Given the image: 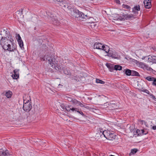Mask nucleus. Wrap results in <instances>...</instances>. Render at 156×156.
I'll use <instances>...</instances> for the list:
<instances>
[{
	"instance_id": "52",
	"label": "nucleus",
	"mask_w": 156,
	"mask_h": 156,
	"mask_svg": "<svg viewBox=\"0 0 156 156\" xmlns=\"http://www.w3.org/2000/svg\"><path fill=\"white\" fill-rule=\"evenodd\" d=\"M116 3L117 4H120V1L119 0H114Z\"/></svg>"
},
{
	"instance_id": "28",
	"label": "nucleus",
	"mask_w": 156,
	"mask_h": 156,
	"mask_svg": "<svg viewBox=\"0 0 156 156\" xmlns=\"http://www.w3.org/2000/svg\"><path fill=\"white\" fill-rule=\"evenodd\" d=\"M72 102L75 104V105L78 106L79 105V104H80V102L78 101L76 99H73V101Z\"/></svg>"
},
{
	"instance_id": "30",
	"label": "nucleus",
	"mask_w": 156,
	"mask_h": 156,
	"mask_svg": "<svg viewBox=\"0 0 156 156\" xmlns=\"http://www.w3.org/2000/svg\"><path fill=\"white\" fill-rule=\"evenodd\" d=\"M96 82L97 83H100L101 84H104L105 83V82L101 80L98 79H96Z\"/></svg>"
},
{
	"instance_id": "33",
	"label": "nucleus",
	"mask_w": 156,
	"mask_h": 156,
	"mask_svg": "<svg viewBox=\"0 0 156 156\" xmlns=\"http://www.w3.org/2000/svg\"><path fill=\"white\" fill-rule=\"evenodd\" d=\"M47 16L48 17H50L51 18H52V17H53L54 15L51 12H47Z\"/></svg>"
},
{
	"instance_id": "26",
	"label": "nucleus",
	"mask_w": 156,
	"mask_h": 156,
	"mask_svg": "<svg viewBox=\"0 0 156 156\" xmlns=\"http://www.w3.org/2000/svg\"><path fill=\"white\" fill-rule=\"evenodd\" d=\"M17 41L18 42V44H19V46L20 48H22L23 47V41H22V39L18 40Z\"/></svg>"
},
{
	"instance_id": "14",
	"label": "nucleus",
	"mask_w": 156,
	"mask_h": 156,
	"mask_svg": "<svg viewBox=\"0 0 156 156\" xmlns=\"http://www.w3.org/2000/svg\"><path fill=\"white\" fill-rule=\"evenodd\" d=\"M106 66L108 68L110 72H113L114 70V65L111 64L106 63L105 64Z\"/></svg>"
},
{
	"instance_id": "47",
	"label": "nucleus",
	"mask_w": 156,
	"mask_h": 156,
	"mask_svg": "<svg viewBox=\"0 0 156 156\" xmlns=\"http://www.w3.org/2000/svg\"><path fill=\"white\" fill-rule=\"evenodd\" d=\"M16 38L17 40L22 39L21 37L19 34H18L16 36Z\"/></svg>"
},
{
	"instance_id": "22",
	"label": "nucleus",
	"mask_w": 156,
	"mask_h": 156,
	"mask_svg": "<svg viewBox=\"0 0 156 156\" xmlns=\"http://www.w3.org/2000/svg\"><path fill=\"white\" fill-rule=\"evenodd\" d=\"M83 14H81L82 15V16L80 17V18H81V20H87L89 19L90 18V17H89L87 15H85L82 12Z\"/></svg>"
},
{
	"instance_id": "54",
	"label": "nucleus",
	"mask_w": 156,
	"mask_h": 156,
	"mask_svg": "<svg viewBox=\"0 0 156 156\" xmlns=\"http://www.w3.org/2000/svg\"><path fill=\"white\" fill-rule=\"evenodd\" d=\"M84 107L87 108V109H91V108L88 106H86Z\"/></svg>"
},
{
	"instance_id": "49",
	"label": "nucleus",
	"mask_w": 156,
	"mask_h": 156,
	"mask_svg": "<svg viewBox=\"0 0 156 156\" xmlns=\"http://www.w3.org/2000/svg\"><path fill=\"white\" fill-rule=\"evenodd\" d=\"M76 112L79 113L80 114H81V115H82L83 116H85V115H84V114H83V112H81V111H80L79 110H77L76 111Z\"/></svg>"
},
{
	"instance_id": "44",
	"label": "nucleus",
	"mask_w": 156,
	"mask_h": 156,
	"mask_svg": "<svg viewBox=\"0 0 156 156\" xmlns=\"http://www.w3.org/2000/svg\"><path fill=\"white\" fill-rule=\"evenodd\" d=\"M60 106L63 110H64L66 109V106L64 104H62Z\"/></svg>"
},
{
	"instance_id": "57",
	"label": "nucleus",
	"mask_w": 156,
	"mask_h": 156,
	"mask_svg": "<svg viewBox=\"0 0 156 156\" xmlns=\"http://www.w3.org/2000/svg\"><path fill=\"white\" fill-rule=\"evenodd\" d=\"M152 129L153 130L156 129V126H152Z\"/></svg>"
},
{
	"instance_id": "11",
	"label": "nucleus",
	"mask_w": 156,
	"mask_h": 156,
	"mask_svg": "<svg viewBox=\"0 0 156 156\" xmlns=\"http://www.w3.org/2000/svg\"><path fill=\"white\" fill-rule=\"evenodd\" d=\"M122 17H123L125 18V20H130L132 18H134V16L133 14H124L122 16Z\"/></svg>"
},
{
	"instance_id": "45",
	"label": "nucleus",
	"mask_w": 156,
	"mask_h": 156,
	"mask_svg": "<svg viewBox=\"0 0 156 156\" xmlns=\"http://www.w3.org/2000/svg\"><path fill=\"white\" fill-rule=\"evenodd\" d=\"M101 50H104L105 48H107V47L105 46V45H102L101 46Z\"/></svg>"
},
{
	"instance_id": "43",
	"label": "nucleus",
	"mask_w": 156,
	"mask_h": 156,
	"mask_svg": "<svg viewBox=\"0 0 156 156\" xmlns=\"http://www.w3.org/2000/svg\"><path fill=\"white\" fill-rule=\"evenodd\" d=\"M118 19L120 21H124L125 20V18L123 17H122L121 16H120L119 18Z\"/></svg>"
},
{
	"instance_id": "64",
	"label": "nucleus",
	"mask_w": 156,
	"mask_h": 156,
	"mask_svg": "<svg viewBox=\"0 0 156 156\" xmlns=\"http://www.w3.org/2000/svg\"><path fill=\"white\" fill-rule=\"evenodd\" d=\"M45 47H46V48H47V47L45 45Z\"/></svg>"
},
{
	"instance_id": "20",
	"label": "nucleus",
	"mask_w": 156,
	"mask_h": 156,
	"mask_svg": "<svg viewBox=\"0 0 156 156\" xmlns=\"http://www.w3.org/2000/svg\"><path fill=\"white\" fill-rule=\"evenodd\" d=\"M109 136L108 138H108V140H112L113 139H115L116 137V135L113 133H110Z\"/></svg>"
},
{
	"instance_id": "16",
	"label": "nucleus",
	"mask_w": 156,
	"mask_h": 156,
	"mask_svg": "<svg viewBox=\"0 0 156 156\" xmlns=\"http://www.w3.org/2000/svg\"><path fill=\"white\" fill-rule=\"evenodd\" d=\"M144 7L146 9H149L151 7V2H148L147 1L146 2H145V1H144Z\"/></svg>"
},
{
	"instance_id": "19",
	"label": "nucleus",
	"mask_w": 156,
	"mask_h": 156,
	"mask_svg": "<svg viewBox=\"0 0 156 156\" xmlns=\"http://www.w3.org/2000/svg\"><path fill=\"white\" fill-rule=\"evenodd\" d=\"M12 93V91L9 90L6 91L5 94L7 98H11Z\"/></svg>"
},
{
	"instance_id": "51",
	"label": "nucleus",
	"mask_w": 156,
	"mask_h": 156,
	"mask_svg": "<svg viewBox=\"0 0 156 156\" xmlns=\"http://www.w3.org/2000/svg\"><path fill=\"white\" fill-rule=\"evenodd\" d=\"M8 29L7 28H6L5 29V31L4 32V33H5L6 35H7L9 34V33L10 32L9 31H7Z\"/></svg>"
},
{
	"instance_id": "12",
	"label": "nucleus",
	"mask_w": 156,
	"mask_h": 156,
	"mask_svg": "<svg viewBox=\"0 0 156 156\" xmlns=\"http://www.w3.org/2000/svg\"><path fill=\"white\" fill-rule=\"evenodd\" d=\"M19 70L15 69L13 71L14 74L12 75V78L14 79H17L19 77V75L18 72Z\"/></svg>"
},
{
	"instance_id": "35",
	"label": "nucleus",
	"mask_w": 156,
	"mask_h": 156,
	"mask_svg": "<svg viewBox=\"0 0 156 156\" xmlns=\"http://www.w3.org/2000/svg\"><path fill=\"white\" fill-rule=\"evenodd\" d=\"M113 52L111 50H108V52L107 53H108V56L110 57H111L112 56V55Z\"/></svg>"
},
{
	"instance_id": "38",
	"label": "nucleus",
	"mask_w": 156,
	"mask_h": 156,
	"mask_svg": "<svg viewBox=\"0 0 156 156\" xmlns=\"http://www.w3.org/2000/svg\"><path fill=\"white\" fill-rule=\"evenodd\" d=\"M5 31V29H3V28H1V29L0 32V34L1 35H2L4 33V32Z\"/></svg>"
},
{
	"instance_id": "34",
	"label": "nucleus",
	"mask_w": 156,
	"mask_h": 156,
	"mask_svg": "<svg viewBox=\"0 0 156 156\" xmlns=\"http://www.w3.org/2000/svg\"><path fill=\"white\" fill-rule=\"evenodd\" d=\"M7 35V37H8L7 38L8 39L11 40V41H13V40L12 39V36L10 32Z\"/></svg>"
},
{
	"instance_id": "31",
	"label": "nucleus",
	"mask_w": 156,
	"mask_h": 156,
	"mask_svg": "<svg viewBox=\"0 0 156 156\" xmlns=\"http://www.w3.org/2000/svg\"><path fill=\"white\" fill-rule=\"evenodd\" d=\"M67 8L68 9L69 13L70 14L72 11H73V10H72L74 9L75 8H72L71 6L69 5L67 6Z\"/></svg>"
},
{
	"instance_id": "8",
	"label": "nucleus",
	"mask_w": 156,
	"mask_h": 156,
	"mask_svg": "<svg viewBox=\"0 0 156 156\" xmlns=\"http://www.w3.org/2000/svg\"><path fill=\"white\" fill-rule=\"evenodd\" d=\"M102 129L99 128L98 129L97 131V133L95 134V137L96 139H100V138H103V135Z\"/></svg>"
},
{
	"instance_id": "41",
	"label": "nucleus",
	"mask_w": 156,
	"mask_h": 156,
	"mask_svg": "<svg viewBox=\"0 0 156 156\" xmlns=\"http://www.w3.org/2000/svg\"><path fill=\"white\" fill-rule=\"evenodd\" d=\"M153 59V56L149 57L148 58L147 61L148 62H152Z\"/></svg>"
},
{
	"instance_id": "58",
	"label": "nucleus",
	"mask_w": 156,
	"mask_h": 156,
	"mask_svg": "<svg viewBox=\"0 0 156 156\" xmlns=\"http://www.w3.org/2000/svg\"><path fill=\"white\" fill-rule=\"evenodd\" d=\"M144 1H145V2L147 1L151 2V0H144Z\"/></svg>"
},
{
	"instance_id": "29",
	"label": "nucleus",
	"mask_w": 156,
	"mask_h": 156,
	"mask_svg": "<svg viewBox=\"0 0 156 156\" xmlns=\"http://www.w3.org/2000/svg\"><path fill=\"white\" fill-rule=\"evenodd\" d=\"M138 151V149L136 148L133 149L131 150V153H130V154L131 153L132 154H134L137 152Z\"/></svg>"
},
{
	"instance_id": "2",
	"label": "nucleus",
	"mask_w": 156,
	"mask_h": 156,
	"mask_svg": "<svg viewBox=\"0 0 156 156\" xmlns=\"http://www.w3.org/2000/svg\"><path fill=\"white\" fill-rule=\"evenodd\" d=\"M124 73L128 76H140V75L137 72L133 70H131L129 69H126L124 70Z\"/></svg>"
},
{
	"instance_id": "13",
	"label": "nucleus",
	"mask_w": 156,
	"mask_h": 156,
	"mask_svg": "<svg viewBox=\"0 0 156 156\" xmlns=\"http://www.w3.org/2000/svg\"><path fill=\"white\" fill-rule=\"evenodd\" d=\"M136 133H137L138 136H140L143 135L144 134H146L147 132H145L144 129L139 130L137 129L136 130Z\"/></svg>"
},
{
	"instance_id": "55",
	"label": "nucleus",
	"mask_w": 156,
	"mask_h": 156,
	"mask_svg": "<svg viewBox=\"0 0 156 156\" xmlns=\"http://www.w3.org/2000/svg\"><path fill=\"white\" fill-rule=\"evenodd\" d=\"M65 0H55V1H56L58 2H63V1Z\"/></svg>"
},
{
	"instance_id": "42",
	"label": "nucleus",
	"mask_w": 156,
	"mask_h": 156,
	"mask_svg": "<svg viewBox=\"0 0 156 156\" xmlns=\"http://www.w3.org/2000/svg\"><path fill=\"white\" fill-rule=\"evenodd\" d=\"M71 106H69L68 107H66V110L67 111V112H69L71 110Z\"/></svg>"
},
{
	"instance_id": "56",
	"label": "nucleus",
	"mask_w": 156,
	"mask_h": 156,
	"mask_svg": "<svg viewBox=\"0 0 156 156\" xmlns=\"http://www.w3.org/2000/svg\"><path fill=\"white\" fill-rule=\"evenodd\" d=\"M80 104H79V105H80V106L82 107H85L84 105L82 104L80 102Z\"/></svg>"
},
{
	"instance_id": "39",
	"label": "nucleus",
	"mask_w": 156,
	"mask_h": 156,
	"mask_svg": "<svg viewBox=\"0 0 156 156\" xmlns=\"http://www.w3.org/2000/svg\"><path fill=\"white\" fill-rule=\"evenodd\" d=\"M153 58L152 63H156V56H153Z\"/></svg>"
},
{
	"instance_id": "25",
	"label": "nucleus",
	"mask_w": 156,
	"mask_h": 156,
	"mask_svg": "<svg viewBox=\"0 0 156 156\" xmlns=\"http://www.w3.org/2000/svg\"><path fill=\"white\" fill-rule=\"evenodd\" d=\"M65 74L70 76L71 75V73L70 71L68 70L67 69L64 68L63 72Z\"/></svg>"
},
{
	"instance_id": "40",
	"label": "nucleus",
	"mask_w": 156,
	"mask_h": 156,
	"mask_svg": "<svg viewBox=\"0 0 156 156\" xmlns=\"http://www.w3.org/2000/svg\"><path fill=\"white\" fill-rule=\"evenodd\" d=\"M152 84L153 85L156 86V78H154V79L153 80Z\"/></svg>"
},
{
	"instance_id": "21",
	"label": "nucleus",
	"mask_w": 156,
	"mask_h": 156,
	"mask_svg": "<svg viewBox=\"0 0 156 156\" xmlns=\"http://www.w3.org/2000/svg\"><path fill=\"white\" fill-rule=\"evenodd\" d=\"M122 67L119 65H114V70H121L122 69Z\"/></svg>"
},
{
	"instance_id": "3",
	"label": "nucleus",
	"mask_w": 156,
	"mask_h": 156,
	"mask_svg": "<svg viewBox=\"0 0 156 156\" xmlns=\"http://www.w3.org/2000/svg\"><path fill=\"white\" fill-rule=\"evenodd\" d=\"M23 110L26 112H29L32 108V106L29 100H27L26 102L23 101Z\"/></svg>"
},
{
	"instance_id": "62",
	"label": "nucleus",
	"mask_w": 156,
	"mask_h": 156,
	"mask_svg": "<svg viewBox=\"0 0 156 156\" xmlns=\"http://www.w3.org/2000/svg\"><path fill=\"white\" fill-rule=\"evenodd\" d=\"M110 156H114V155H110Z\"/></svg>"
},
{
	"instance_id": "10",
	"label": "nucleus",
	"mask_w": 156,
	"mask_h": 156,
	"mask_svg": "<svg viewBox=\"0 0 156 156\" xmlns=\"http://www.w3.org/2000/svg\"><path fill=\"white\" fill-rule=\"evenodd\" d=\"M102 132L103 138L105 137L107 140L108 138H109L108 136L110 135L109 134L110 133V131L106 130L104 131L102 129Z\"/></svg>"
},
{
	"instance_id": "4",
	"label": "nucleus",
	"mask_w": 156,
	"mask_h": 156,
	"mask_svg": "<svg viewBox=\"0 0 156 156\" xmlns=\"http://www.w3.org/2000/svg\"><path fill=\"white\" fill-rule=\"evenodd\" d=\"M0 156H12V153L10 150L1 148L0 149Z\"/></svg>"
},
{
	"instance_id": "59",
	"label": "nucleus",
	"mask_w": 156,
	"mask_h": 156,
	"mask_svg": "<svg viewBox=\"0 0 156 156\" xmlns=\"http://www.w3.org/2000/svg\"><path fill=\"white\" fill-rule=\"evenodd\" d=\"M152 49L154 51H156V48L155 47H152Z\"/></svg>"
},
{
	"instance_id": "24",
	"label": "nucleus",
	"mask_w": 156,
	"mask_h": 156,
	"mask_svg": "<svg viewBox=\"0 0 156 156\" xmlns=\"http://www.w3.org/2000/svg\"><path fill=\"white\" fill-rule=\"evenodd\" d=\"M122 6L123 9H123V10H125L126 9L129 11H130L131 8L130 6L126 4H123Z\"/></svg>"
},
{
	"instance_id": "50",
	"label": "nucleus",
	"mask_w": 156,
	"mask_h": 156,
	"mask_svg": "<svg viewBox=\"0 0 156 156\" xmlns=\"http://www.w3.org/2000/svg\"><path fill=\"white\" fill-rule=\"evenodd\" d=\"M149 95H150V96H152V98L154 100H155V99H156V98H155V96H154L151 93V94H149Z\"/></svg>"
},
{
	"instance_id": "48",
	"label": "nucleus",
	"mask_w": 156,
	"mask_h": 156,
	"mask_svg": "<svg viewBox=\"0 0 156 156\" xmlns=\"http://www.w3.org/2000/svg\"><path fill=\"white\" fill-rule=\"evenodd\" d=\"M71 110L73 111H76L77 110H78V109L77 108H74L73 107H72V108L71 107Z\"/></svg>"
},
{
	"instance_id": "53",
	"label": "nucleus",
	"mask_w": 156,
	"mask_h": 156,
	"mask_svg": "<svg viewBox=\"0 0 156 156\" xmlns=\"http://www.w3.org/2000/svg\"><path fill=\"white\" fill-rule=\"evenodd\" d=\"M23 8H22L21 9V10L19 11V12L20 13V15L23 14Z\"/></svg>"
},
{
	"instance_id": "7",
	"label": "nucleus",
	"mask_w": 156,
	"mask_h": 156,
	"mask_svg": "<svg viewBox=\"0 0 156 156\" xmlns=\"http://www.w3.org/2000/svg\"><path fill=\"white\" fill-rule=\"evenodd\" d=\"M105 104H106V105H107L108 104L109 107V108H111L112 109H117L119 107V106H117L116 103H113L112 101L107 102L105 103Z\"/></svg>"
},
{
	"instance_id": "32",
	"label": "nucleus",
	"mask_w": 156,
	"mask_h": 156,
	"mask_svg": "<svg viewBox=\"0 0 156 156\" xmlns=\"http://www.w3.org/2000/svg\"><path fill=\"white\" fill-rule=\"evenodd\" d=\"M65 98L66 99L71 102H72L73 101V99L72 98L69 97L68 96H66Z\"/></svg>"
},
{
	"instance_id": "15",
	"label": "nucleus",
	"mask_w": 156,
	"mask_h": 156,
	"mask_svg": "<svg viewBox=\"0 0 156 156\" xmlns=\"http://www.w3.org/2000/svg\"><path fill=\"white\" fill-rule=\"evenodd\" d=\"M51 20L53 22V23L55 25L59 23L57 17L54 16L51 18Z\"/></svg>"
},
{
	"instance_id": "9",
	"label": "nucleus",
	"mask_w": 156,
	"mask_h": 156,
	"mask_svg": "<svg viewBox=\"0 0 156 156\" xmlns=\"http://www.w3.org/2000/svg\"><path fill=\"white\" fill-rule=\"evenodd\" d=\"M140 10V7L139 5H136L133 8H132V12L135 15L138 14V11H139Z\"/></svg>"
},
{
	"instance_id": "46",
	"label": "nucleus",
	"mask_w": 156,
	"mask_h": 156,
	"mask_svg": "<svg viewBox=\"0 0 156 156\" xmlns=\"http://www.w3.org/2000/svg\"><path fill=\"white\" fill-rule=\"evenodd\" d=\"M106 46L107 47V48H105L104 51H105V52L107 53L108 52V50H109V48H108V46L107 45H106Z\"/></svg>"
},
{
	"instance_id": "5",
	"label": "nucleus",
	"mask_w": 156,
	"mask_h": 156,
	"mask_svg": "<svg viewBox=\"0 0 156 156\" xmlns=\"http://www.w3.org/2000/svg\"><path fill=\"white\" fill-rule=\"evenodd\" d=\"M73 11H72L70 14L74 17L76 18H80L82 16L81 14H83L82 12L80 11L79 10L76 8L73 9Z\"/></svg>"
},
{
	"instance_id": "6",
	"label": "nucleus",
	"mask_w": 156,
	"mask_h": 156,
	"mask_svg": "<svg viewBox=\"0 0 156 156\" xmlns=\"http://www.w3.org/2000/svg\"><path fill=\"white\" fill-rule=\"evenodd\" d=\"M48 62L49 63L53 68H55V67L58 65V62L54 58L51 57V58H50L49 60H48Z\"/></svg>"
},
{
	"instance_id": "36",
	"label": "nucleus",
	"mask_w": 156,
	"mask_h": 156,
	"mask_svg": "<svg viewBox=\"0 0 156 156\" xmlns=\"http://www.w3.org/2000/svg\"><path fill=\"white\" fill-rule=\"evenodd\" d=\"M112 55V56H111V57H112V58H118V55H117L116 53H115L114 52H113V53Z\"/></svg>"
},
{
	"instance_id": "27",
	"label": "nucleus",
	"mask_w": 156,
	"mask_h": 156,
	"mask_svg": "<svg viewBox=\"0 0 156 156\" xmlns=\"http://www.w3.org/2000/svg\"><path fill=\"white\" fill-rule=\"evenodd\" d=\"M155 77L151 76H148L145 78V79L149 81H153Z\"/></svg>"
},
{
	"instance_id": "18",
	"label": "nucleus",
	"mask_w": 156,
	"mask_h": 156,
	"mask_svg": "<svg viewBox=\"0 0 156 156\" xmlns=\"http://www.w3.org/2000/svg\"><path fill=\"white\" fill-rule=\"evenodd\" d=\"M103 44L102 43L96 42L94 45V48H96L98 49H101V46Z\"/></svg>"
},
{
	"instance_id": "61",
	"label": "nucleus",
	"mask_w": 156,
	"mask_h": 156,
	"mask_svg": "<svg viewBox=\"0 0 156 156\" xmlns=\"http://www.w3.org/2000/svg\"><path fill=\"white\" fill-rule=\"evenodd\" d=\"M152 70V68H151L149 69V70Z\"/></svg>"
},
{
	"instance_id": "37",
	"label": "nucleus",
	"mask_w": 156,
	"mask_h": 156,
	"mask_svg": "<svg viewBox=\"0 0 156 156\" xmlns=\"http://www.w3.org/2000/svg\"><path fill=\"white\" fill-rule=\"evenodd\" d=\"M141 91H142L146 93L149 95V94H151V93H150L149 91L147 89L142 90H141Z\"/></svg>"
},
{
	"instance_id": "17",
	"label": "nucleus",
	"mask_w": 156,
	"mask_h": 156,
	"mask_svg": "<svg viewBox=\"0 0 156 156\" xmlns=\"http://www.w3.org/2000/svg\"><path fill=\"white\" fill-rule=\"evenodd\" d=\"M55 68L57 70H58L59 71V72L61 73L63 72L65 68H64L63 66L62 65L60 66L58 65L56 66L55 67Z\"/></svg>"
},
{
	"instance_id": "60",
	"label": "nucleus",
	"mask_w": 156,
	"mask_h": 156,
	"mask_svg": "<svg viewBox=\"0 0 156 156\" xmlns=\"http://www.w3.org/2000/svg\"><path fill=\"white\" fill-rule=\"evenodd\" d=\"M112 101L113 103H115V101Z\"/></svg>"
},
{
	"instance_id": "63",
	"label": "nucleus",
	"mask_w": 156,
	"mask_h": 156,
	"mask_svg": "<svg viewBox=\"0 0 156 156\" xmlns=\"http://www.w3.org/2000/svg\"><path fill=\"white\" fill-rule=\"evenodd\" d=\"M34 30H35L36 29V27H34Z\"/></svg>"
},
{
	"instance_id": "23",
	"label": "nucleus",
	"mask_w": 156,
	"mask_h": 156,
	"mask_svg": "<svg viewBox=\"0 0 156 156\" xmlns=\"http://www.w3.org/2000/svg\"><path fill=\"white\" fill-rule=\"evenodd\" d=\"M51 57H49L48 55H45L43 57L41 58V61H48L49 60L50 58Z\"/></svg>"
},
{
	"instance_id": "1",
	"label": "nucleus",
	"mask_w": 156,
	"mask_h": 156,
	"mask_svg": "<svg viewBox=\"0 0 156 156\" xmlns=\"http://www.w3.org/2000/svg\"><path fill=\"white\" fill-rule=\"evenodd\" d=\"M12 43L11 40L7 38V37H2L0 40V45L5 51L8 50L9 51H13L15 48H11V44Z\"/></svg>"
}]
</instances>
